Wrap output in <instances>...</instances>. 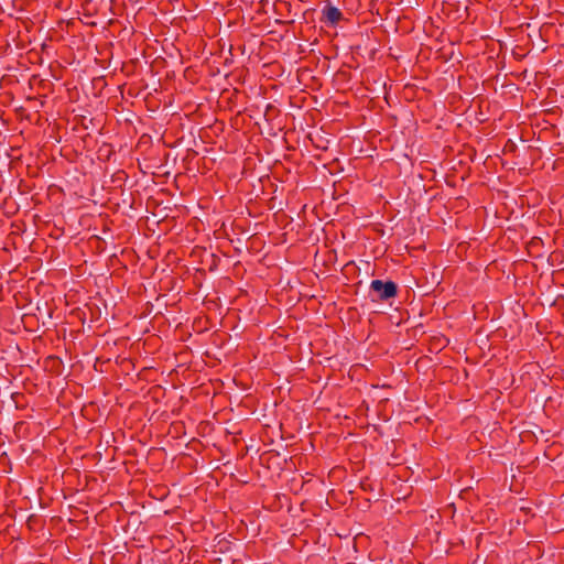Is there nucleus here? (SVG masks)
Wrapping results in <instances>:
<instances>
[{"mask_svg":"<svg viewBox=\"0 0 564 564\" xmlns=\"http://www.w3.org/2000/svg\"><path fill=\"white\" fill-rule=\"evenodd\" d=\"M398 294V285L391 280H372L369 285L368 297L371 302H387Z\"/></svg>","mask_w":564,"mask_h":564,"instance_id":"nucleus-1","label":"nucleus"},{"mask_svg":"<svg viewBox=\"0 0 564 564\" xmlns=\"http://www.w3.org/2000/svg\"><path fill=\"white\" fill-rule=\"evenodd\" d=\"M341 19H343V13L338 8H336L332 4H327L323 9V20L325 22L329 23L330 25H333V26L337 25Z\"/></svg>","mask_w":564,"mask_h":564,"instance_id":"nucleus-2","label":"nucleus"},{"mask_svg":"<svg viewBox=\"0 0 564 564\" xmlns=\"http://www.w3.org/2000/svg\"><path fill=\"white\" fill-rule=\"evenodd\" d=\"M116 180H117V178L111 177V178H110V183H115V181H116Z\"/></svg>","mask_w":564,"mask_h":564,"instance_id":"nucleus-3","label":"nucleus"}]
</instances>
